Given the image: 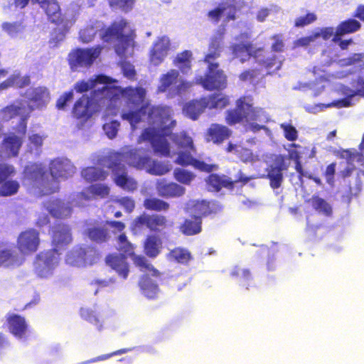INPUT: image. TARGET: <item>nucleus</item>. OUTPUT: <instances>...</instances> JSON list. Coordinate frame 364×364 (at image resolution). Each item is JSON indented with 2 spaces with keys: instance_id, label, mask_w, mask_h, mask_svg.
<instances>
[{
  "instance_id": "obj_17",
  "label": "nucleus",
  "mask_w": 364,
  "mask_h": 364,
  "mask_svg": "<svg viewBox=\"0 0 364 364\" xmlns=\"http://www.w3.org/2000/svg\"><path fill=\"white\" fill-rule=\"evenodd\" d=\"M101 47L97 46L90 49H77L69 55L71 68L77 70L79 67H87L100 55Z\"/></svg>"
},
{
  "instance_id": "obj_29",
  "label": "nucleus",
  "mask_w": 364,
  "mask_h": 364,
  "mask_svg": "<svg viewBox=\"0 0 364 364\" xmlns=\"http://www.w3.org/2000/svg\"><path fill=\"white\" fill-rule=\"evenodd\" d=\"M343 94L346 95L343 98V107H347L352 105L351 100L358 95L364 96V80L358 77L352 83V89L343 86Z\"/></svg>"
},
{
  "instance_id": "obj_7",
  "label": "nucleus",
  "mask_w": 364,
  "mask_h": 364,
  "mask_svg": "<svg viewBox=\"0 0 364 364\" xmlns=\"http://www.w3.org/2000/svg\"><path fill=\"white\" fill-rule=\"evenodd\" d=\"M249 98L240 99L237 101V109L228 111L226 120L229 124H233L245 119L248 124L246 125L247 130L254 132H257L265 127L259 125L254 121L262 122L266 119L264 111L260 108H254L250 104Z\"/></svg>"
},
{
  "instance_id": "obj_35",
  "label": "nucleus",
  "mask_w": 364,
  "mask_h": 364,
  "mask_svg": "<svg viewBox=\"0 0 364 364\" xmlns=\"http://www.w3.org/2000/svg\"><path fill=\"white\" fill-rule=\"evenodd\" d=\"M143 294L149 299H154L159 293L157 284L148 275L143 277L139 282Z\"/></svg>"
},
{
  "instance_id": "obj_61",
  "label": "nucleus",
  "mask_w": 364,
  "mask_h": 364,
  "mask_svg": "<svg viewBox=\"0 0 364 364\" xmlns=\"http://www.w3.org/2000/svg\"><path fill=\"white\" fill-rule=\"evenodd\" d=\"M316 41V36H314V32H313L312 34L309 36L298 39L294 44L296 46H306Z\"/></svg>"
},
{
  "instance_id": "obj_4",
  "label": "nucleus",
  "mask_w": 364,
  "mask_h": 364,
  "mask_svg": "<svg viewBox=\"0 0 364 364\" xmlns=\"http://www.w3.org/2000/svg\"><path fill=\"white\" fill-rule=\"evenodd\" d=\"M102 23L97 22L95 26L87 27L80 31V38L84 43L91 41L99 31V35L104 41L114 42L116 53L123 58H127L133 53V31L125 20L115 21L106 30L101 29Z\"/></svg>"
},
{
  "instance_id": "obj_51",
  "label": "nucleus",
  "mask_w": 364,
  "mask_h": 364,
  "mask_svg": "<svg viewBox=\"0 0 364 364\" xmlns=\"http://www.w3.org/2000/svg\"><path fill=\"white\" fill-rule=\"evenodd\" d=\"M361 28L360 23L355 18H349L343 21V35L358 31Z\"/></svg>"
},
{
  "instance_id": "obj_54",
  "label": "nucleus",
  "mask_w": 364,
  "mask_h": 364,
  "mask_svg": "<svg viewBox=\"0 0 364 364\" xmlns=\"http://www.w3.org/2000/svg\"><path fill=\"white\" fill-rule=\"evenodd\" d=\"M280 127L284 131V136L289 141H295L297 139V130L290 124L282 123Z\"/></svg>"
},
{
  "instance_id": "obj_18",
  "label": "nucleus",
  "mask_w": 364,
  "mask_h": 364,
  "mask_svg": "<svg viewBox=\"0 0 364 364\" xmlns=\"http://www.w3.org/2000/svg\"><path fill=\"white\" fill-rule=\"evenodd\" d=\"M40 245V236L38 230L28 229L20 233L17 239V247L20 255H26L35 252Z\"/></svg>"
},
{
  "instance_id": "obj_55",
  "label": "nucleus",
  "mask_w": 364,
  "mask_h": 364,
  "mask_svg": "<svg viewBox=\"0 0 364 364\" xmlns=\"http://www.w3.org/2000/svg\"><path fill=\"white\" fill-rule=\"evenodd\" d=\"M134 0H110L109 4L113 8L121 9L124 11L131 10L133 7Z\"/></svg>"
},
{
  "instance_id": "obj_10",
  "label": "nucleus",
  "mask_w": 364,
  "mask_h": 364,
  "mask_svg": "<svg viewBox=\"0 0 364 364\" xmlns=\"http://www.w3.org/2000/svg\"><path fill=\"white\" fill-rule=\"evenodd\" d=\"M228 103V97L220 93L201 98L199 100H193L185 106L183 111L191 119L195 120L206 107L222 109Z\"/></svg>"
},
{
  "instance_id": "obj_24",
  "label": "nucleus",
  "mask_w": 364,
  "mask_h": 364,
  "mask_svg": "<svg viewBox=\"0 0 364 364\" xmlns=\"http://www.w3.org/2000/svg\"><path fill=\"white\" fill-rule=\"evenodd\" d=\"M72 241V235L70 229L65 224H58L53 227L52 229V243L55 248L63 247L68 245Z\"/></svg>"
},
{
  "instance_id": "obj_60",
  "label": "nucleus",
  "mask_w": 364,
  "mask_h": 364,
  "mask_svg": "<svg viewBox=\"0 0 364 364\" xmlns=\"http://www.w3.org/2000/svg\"><path fill=\"white\" fill-rule=\"evenodd\" d=\"M73 97V91H70L67 93H65L63 95H62L58 100L57 102V107H58V109H63L67 102H70V100H72Z\"/></svg>"
},
{
  "instance_id": "obj_27",
  "label": "nucleus",
  "mask_w": 364,
  "mask_h": 364,
  "mask_svg": "<svg viewBox=\"0 0 364 364\" xmlns=\"http://www.w3.org/2000/svg\"><path fill=\"white\" fill-rule=\"evenodd\" d=\"M156 188L160 196L166 198L180 197L186 191L184 187L176 183H166L164 180H158Z\"/></svg>"
},
{
  "instance_id": "obj_59",
  "label": "nucleus",
  "mask_w": 364,
  "mask_h": 364,
  "mask_svg": "<svg viewBox=\"0 0 364 364\" xmlns=\"http://www.w3.org/2000/svg\"><path fill=\"white\" fill-rule=\"evenodd\" d=\"M81 316L89 321L90 323H97L99 321L95 314L89 309H81Z\"/></svg>"
},
{
  "instance_id": "obj_49",
  "label": "nucleus",
  "mask_w": 364,
  "mask_h": 364,
  "mask_svg": "<svg viewBox=\"0 0 364 364\" xmlns=\"http://www.w3.org/2000/svg\"><path fill=\"white\" fill-rule=\"evenodd\" d=\"M45 137L42 135L35 133H30L28 134L29 144L28 145L29 151L33 152V148L35 149V154L39 155L40 148L43 145V139Z\"/></svg>"
},
{
  "instance_id": "obj_3",
  "label": "nucleus",
  "mask_w": 364,
  "mask_h": 364,
  "mask_svg": "<svg viewBox=\"0 0 364 364\" xmlns=\"http://www.w3.org/2000/svg\"><path fill=\"white\" fill-rule=\"evenodd\" d=\"M75 167L66 158H57L50 163V174L44 166L33 164L24 169V177L34 183L42 194L48 195L58 191V180H66L75 173Z\"/></svg>"
},
{
  "instance_id": "obj_22",
  "label": "nucleus",
  "mask_w": 364,
  "mask_h": 364,
  "mask_svg": "<svg viewBox=\"0 0 364 364\" xmlns=\"http://www.w3.org/2000/svg\"><path fill=\"white\" fill-rule=\"evenodd\" d=\"M25 258L12 248L0 247V267L14 269L21 266Z\"/></svg>"
},
{
  "instance_id": "obj_57",
  "label": "nucleus",
  "mask_w": 364,
  "mask_h": 364,
  "mask_svg": "<svg viewBox=\"0 0 364 364\" xmlns=\"http://www.w3.org/2000/svg\"><path fill=\"white\" fill-rule=\"evenodd\" d=\"M115 203L123 207L128 213L132 212L135 206L134 201L129 197H122L115 200Z\"/></svg>"
},
{
  "instance_id": "obj_28",
  "label": "nucleus",
  "mask_w": 364,
  "mask_h": 364,
  "mask_svg": "<svg viewBox=\"0 0 364 364\" xmlns=\"http://www.w3.org/2000/svg\"><path fill=\"white\" fill-rule=\"evenodd\" d=\"M33 3H38L45 10L50 21L55 23H63L61 18L60 7L55 0H31Z\"/></svg>"
},
{
  "instance_id": "obj_19",
  "label": "nucleus",
  "mask_w": 364,
  "mask_h": 364,
  "mask_svg": "<svg viewBox=\"0 0 364 364\" xmlns=\"http://www.w3.org/2000/svg\"><path fill=\"white\" fill-rule=\"evenodd\" d=\"M118 249L121 251L132 257L134 264L148 271L149 274L151 276H157L159 274L158 270L155 269L154 267L148 263L147 259L142 256H138L133 253V246L127 240L125 234H121L118 237Z\"/></svg>"
},
{
  "instance_id": "obj_40",
  "label": "nucleus",
  "mask_w": 364,
  "mask_h": 364,
  "mask_svg": "<svg viewBox=\"0 0 364 364\" xmlns=\"http://www.w3.org/2000/svg\"><path fill=\"white\" fill-rule=\"evenodd\" d=\"M86 235L96 242H103L107 240L109 235L107 230L102 227L93 226L85 230Z\"/></svg>"
},
{
  "instance_id": "obj_34",
  "label": "nucleus",
  "mask_w": 364,
  "mask_h": 364,
  "mask_svg": "<svg viewBox=\"0 0 364 364\" xmlns=\"http://www.w3.org/2000/svg\"><path fill=\"white\" fill-rule=\"evenodd\" d=\"M162 248L161 239L157 235L149 236L144 243L146 254L150 257H156Z\"/></svg>"
},
{
  "instance_id": "obj_36",
  "label": "nucleus",
  "mask_w": 364,
  "mask_h": 364,
  "mask_svg": "<svg viewBox=\"0 0 364 364\" xmlns=\"http://www.w3.org/2000/svg\"><path fill=\"white\" fill-rule=\"evenodd\" d=\"M192 53L185 50L177 55L173 63L183 74H188L191 69Z\"/></svg>"
},
{
  "instance_id": "obj_44",
  "label": "nucleus",
  "mask_w": 364,
  "mask_h": 364,
  "mask_svg": "<svg viewBox=\"0 0 364 364\" xmlns=\"http://www.w3.org/2000/svg\"><path fill=\"white\" fill-rule=\"evenodd\" d=\"M210 213L209 204L206 201L195 202L191 209V213L193 219L201 220V216L206 215Z\"/></svg>"
},
{
  "instance_id": "obj_37",
  "label": "nucleus",
  "mask_w": 364,
  "mask_h": 364,
  "mask_svg": "<svg viewBox=\"0 0 364 364\" xmlns=\"http://www.w3.org/2000/svg\"><path fill=\"white\" fill-rule=\"evenodd\" d=\"M208 134L210 140H212L215 143H218L228 138L230 134V131L225 126L212 124L209 128Z\"/></svg>"
},
{
  "instance_id": "obj_21",
  "label": "nucleus",
  "mask_w": 364,
  "mask_h": 364,
  "mask_svg": "<svg viewBox=\"0 0 364 364\" xmlns=\"http://www.w3.org/2000/svg\"><path fill=\"white\" fill-rule=\"evenodd\" d=\"M287 169V165L285 164L284 157L279 155L276 156L272 164L267 168V178L270 181V186L275 189L281 186L283 182L282 171Z\"/></svg>"
},
{
  "instance_id": "obj_6",
  "label": "nucleus",
  "mask_w": 364,
  "mask_h": 364,
  "mask_svg": "<svg viewBox=\"0 0 364 364\" xmlns=\"http://www.w3.org/2000/svg\"><path fill=\"white\" fill-rule=\"evenodd\" d=\"M224 33L225 28H220L211 37L204 60L208 65V73L204 78L201 76L196 78V84L202 85L208 90L224 89L227 85L226 75L222 70L218 69V64L213 63L223 51Z\"/></svg>"
},
{
  "instance_id": "obj_2",
  "label": "nucleus",
  "mask_w": 364,
  "mask_h": 364,
  "mask_svg": "<svg viewBox=\"0 0 364 364\" xmlns=\"http://www.w3.org/2000/svg\"><path fill=\"white\" fill-rule=\"evenodd\" d=\"M122 162L137 169H145L149 173L155 176L164 175L172 169V165L168 161L152 160L150 156L143 154L136 149L125 146L119 151L111 152L104 159L102 164L112 170L115 183L128 191L135 190L137 183L128 176L127 168Z\"/></svg>"
},
{
  "instance_id": "obj_56",
  "label": "nucleus",
  "mask_w": 364,
  "mask_h": 364,
  "mask_svg": "<svg viewBox=\"0 0 364 364\" xmlns=\"http://www.w3.org/2000/svg\"><path fill=\"white\" fill-rule=\"evenodd\" d=\"M15 168L12 165L2 164H0V183L6 181L9 177L14 176Z\"/></svg>"
},
{
  "instance_id": "obj_25",
  "label": "nucleus",
  "mask_w": 364,
  "mask_h": 364,
  "mask_svg": "<svg viewBox=\"0 0 364 364\" xmlns=\"http://www.w3.org/2000/svg\"><path fill=\"white\" fill-rule=\"evenodd\" d=\"M45 208L55 218H66L72 213V208L68 203L60 199H50L44 203Z\"/></svg>"
},
{
  "instance_id": "obj_46",
  "label": "nucleus",
  "mask_w": 364,
  "mask_h": 364,
  "mask_svg": "<svg viewBox=\"0 0 364 364\" xmlns=\"http://www.w3.org/2000/svg\"><path fill=\"white\" fill-rule=\"evenodd\" d=\"M175 179L181 183L188 185L195 178V175L183 168H176L173 171Z\"/></svg>"
},
{
  "instance_id": "obj_9",
  "label": "nucleus",
  "mask_w": 364,
  "mask_h": 364,
  "mask_svg": "<svg viewBox=\"0 0 364 364\" xmlns=\"http://www.w3.org/2000/svg\"><path fill=\"white\" fill-rule=\"evenodd\" d=\"M192 84L184 80L177 70H170L162 75L159 79L158 91L166 92L168 97L173 98L185 93Z\"/></svg>"
},
{
  "instance_id": "obj_53",
  "label": "nucleus",
  "mask_w": 364,
  "mask_h": 364,
  "mask_svg": "<svg viewBox=\"0 0 364 364\" xmlns=\"http://www.w3.org/2000/svg\"><path fill=\"white\" fill-rule=\"evenodd\" d=\"M317 17L314 13H308L304 16L297 17L294 21L296 27H304L307 26L316 20Z\"/></svg>"
},
{
  "instance_id": "obj_43",
  "label": "nucleus",
  "mask_w": 364,
  "mask_h": 364,
  "mask_svg": "<svg viewBox=\"0 0 364 364\" xmlns=\"http://www.w3.org/2000/svg\"><path fill=\"white\" fill-rule=\"evenodd\" d=\"M143 205L146 209L155 211L167 210L169 208L168 203L153 197L146 198Z\"/></svg>"
},
{
  "instance_id": "obj_15",
  "label": "nucleus",
  "mask_w": 364,
  "mask_h": 364,
  "mask_svg": "<svg viewBox=\"0 0 364 364\" xmlns=\"http://www.w3.org/2000/svg\"><path fill=\"white\" fill-rule=\"evenodd\" d=\"M166 222V217L163 215L144 213L133 221L132 230L134 234L139 233L145 228L152 231H160L165 228Z\"/></svg>"
},
{
  "instance_id": "obj_11",
  "label": "nucleus",
  "mask_w": 364,
  "mask_h": 364,
  "mask_svg": "<svg viewBox=\"0 0 364 364\" xmlns=\"http://www.w3.org/2000/svg\"><path fill=\"white\" fill-rule=\"evenodd\" d=\"M60 253L56 249L41 252L38 254L33 262L35 274L40 278H50L60 263Z\"/></svg>"
},
{
  "instance_id": "obj_32",
  "label": "nucleus",
  "mask_w": 364,
  "mask_h": 364,
  "mask_svg": "<svg viewBox=\"0 0 364 364\" xmlns=\"http://www.w3.org/2000/svg\"><path fill=\"white\" fill-rule=\"evenodd\" d=\"M314 32L316 40L319 38L328 40L333 37V41L341 47V24H339L336 30L333 27H326L317 28Z\"/></svg>"
},
{
  "instance_id": "obj_12",
  "label": "nucleus",
  "mask_w": 364,
  "mask_h": 364,
  "mask_svg": "<svg viewBox=\"0 0 364 364\" xmlns=\"http://www.w3.org/2000/svg\"><path fill=\"white\" fill-rule=\"evenodd\" d=\"M26 132V122L21 120L16 132L6 134L0 144V156L3 159L17 156Z\"/></svg>"
},
{
  "instance_id": "obj_5",
  "label": "nucleus",
  "mask_w": 364,
  "mask_h": 364,
  "mask_svg": "<svg viewBox=\"0 0 364 364\" xmlns=\"http://www.w3.org/2000/svg\"><path fill=\"white\" fill-rule=\"evenodd\" d=\"M359 151L355 149H343V159L346 160V167L343 170V202L350 203L354 196H357L362 189V182L359 178L364 171L359 170L356 176H352L357 166L364 167V134L358 145Z\"/></svg>"
},
{
  "instance_id": "obj_47",
  "label": "nucleus",
  "mask_w": 364,
  "mask_h": 364,
  "mask_svg": "<svg viewBox=\"0 0 364 364\" xmlns=\"http://www.w3.org/2000/svg\"><path fill=\"white\" fill-rule=\"evenodd\" d=\"M363 58V55L361 53L352 54L348 58H343V66L353 65L356 70H360L364 68Z\"/></svg>"
},
{
  "instance_id": "obj_45",
  "label": "nucleus",
  "mask_w": 364,
  "mask_h": 364,
  "mask_svg": "<svg viewBox=\"0 0 364 364\" xmlns=\"http://www.w3.org/2000/svg\"><path fill=\"white\" fill-rule=\"evenodd\" d=\"M28 77H20L19 75H14L0 85V90L6 89L11 86L23 87L29 83Z\"/></svg>"
},
{
  "instance_id": "obj_39",
  "label": "nucleus",
  "mask_w": 364,
  "mask_h": 364,
  "mask_svg": "<svg viewBox=\"0 0 364 364\" xmlns=\"http://www.w3.org/2000/svg\"><path fill=\"white\" fill-rule=\"evenodd\" d=\"M228 151L233 152L244 162H254L257 160V157L254 156L250 149L240 146L230 144Z\"/></svg>"
},
{
  "instance_id": "obj_1",
  "label": "nucleus",
  "mask_w": 364,
  "mask_h": 364,
  "mask_svg": "<svg viewBox=\"0 0 364 364\" xmlns=\"http://www.w3.org/2000/svg\"><path fill=\"white\" fill-rule=\"evenodd\" d=\"M75 89L80 93L93 90L90 97L83 95L73 109L79 129L89 127L93 115L102 108H105L104 117L117 114L124 102L122 118L128 121L133 128L140 121L147 120L149 126L141 139L149 141L156 153L171 157L176 154L174 161L179 165H192L201 171H212V165L195 159L196 150L191 137L184 132L171 135V129L176 125L171 118L172 110L167 107H149L145 101L144 88L129 87L123 90L112 85L108 77L97 75L95 79L77 82Z\"/></svg>"
},
{
  "instance_id": "obj_14",
  "label": "nucleus",
  "mask_w": 364,
  "mask_h": 364,
  "mask_svg": "<svg viewBox=\"0 0 364 364\" xmlns=\"http://www.w3.org/2000/svg\"><path fill=\"white\" fill-rule=\"evenodd\" d=\"M25 95L27 101L19 102L22 106L20 108L21 112H26L28 116L34 109L46 106L50 100L48 90L45 87L29 88Z\"/></svg>"
},
{
  "instance_id": "obj_26",
  "label": "nucleus",
  "mask_w": 364,
  "mask_h": 364,
  "mask_svg": "<svg viewBox=\"0 0 364 364\" xmlns=\"http://www.w3.org/2000/svg\"><path fill=\"white\" fill-rule=\"evenodd\" d=\"M237 9L235 6L230 3L220 4L217 8L208 13V18L210 21L217 23L221 17L225 18V21L234 20L236 18Z\"/></svg>"
},
{
  "instance_id": "obj_58",
  "label": "nucleus",
  "mask_w": 364,
  "mask_h": 364,
  "mask_svg": "<svg viewBox=\"0 0 364 364\" xmlns=\"http://www.w3.org/2000/svg\"><path fill=\"white\" fill-rule=\"evenodd\" d=\"M331 107H336L340 108L341 107V100H338L332 103L328 104H318L308 109V111L311 113L316 114L323 110V107L328 108Z\"/></svg>"
},
{
  "instance_id": "obj_38",
  "label": "nucleus",
  "mask_w": 364,
  "mask_h": 364,
  "mask_svg": "<svg viewBox=\"0 0 364 364\" xmlns=\"http://www.w3.org/2000/svg\"><path fill=\"white\" fill-rule=\"evenodd\" d=\"M81 175L87 181L92 182L105 179L108 173L100 168L87 167L82 171Z\"/></svg>"
},
{
  "instance_id": "obj_42",
  "label": "nucleus",
  "mask_w": 364,
  "mask_h": 364,
  "mask_svg": "<svg viewBox=\"0 0 364 364\" xmlns=\"http://www.w3.org/2000/svg\"><path fill=\"white\" fill-rule=\"evenodd\" d=\"M309 203L316 211L321 214L329 215L331 213V206L324 199L317 196H312Z\"/></svg>"
},
{
  "instance_id": "obj_50",
  "label": "nucleus",
  "mask_w": 364,
  "mask_h": 364,
  "mask_svg": "<svg viewBox=\"0 0 364 364\" xmlns=\"http://www.w3.org/2000/svg\"><path fill=\"white\" fill-rule=\"evenodd\" d=\"M170 259H173L179 263H186L191 258L190 252L182 248H176L168 254Z\"/></svg>"
},
{
  "instance_id": "obj_62",
  "label": "nucleus",
  "mask_w": 364,
  "mask_h": 364,
  "mask_svg": "<svg viewBox=\"0 0 364 364\" xmlns=\"http://www.w3.org/2000/svg\"><path fill=\"white\" fill-rule=\"evenodd\" d=\"M335 166L336 164L332 163L327 166L326 170V181L330 185H333L334 182L333 176L335 173Z\"/></svg>"
},
{
  "instance_id": "obj_41",
  "label": "nucleus",
  "mask_w": 364,
  "mask_h": 364,
  "mask_svg": "<svg viewBox=\"0 0 364 364\" xmlns=\"http://www.w3.org/2000/svg\"><path fill=\"white\" fill-rule=\"evenodd\" d=\"M181 232L187 235H193L199 233L201 231V220L200 219H186L184 223L181 226Z\"/></svg>"
},
{
  "instance_id": "obj_20",
  "label": "nucleus",
  "mask_w": 364,
  "mask_h": 364,
  "mask_svg": "<svg viewBox=\"0 0 364 364\" xmlns=\"http://www.w3.org/2000/svg\"><path fill=\"white\" fill-rule=\"evenodd\" d=\"M251 178L245 176L241 172V171H239L237 174L230 178H226L225 176H220L216 174H212L208 177L207 183L209 191H219L222 187H232L233 183L237 182L246 183Z\"/></svg>"
},
{
  "instance_id": "obj_63",
  "label": "nucleus",
  "mask_w": 364,
  "mask_h": 364,
  "mask_svg": "<svg viewBox=\"0 0 364 364\" xmlns=\"http://www.w3.org/2000/svg\"><path fill=\"white\" fill-rule=\"evenodd\" d=\"M115 282L116 279L114 278L110 277L105 279H96L95 280V284L100 287H108L114 284Z\"/></svg>"
},
{
  "instance_id": "obj_16",
  "label": "nucleus",
  "mask_w": 364,
  "mask_h": 364,
  "mask_svg": "<svg viewBox=\"0 0 364 364\" xmlns=\"http://www.w3.org/2000/svg\"><path fill=\"white\" fill-rule=\"evenodd\" d=\"M109 187L104 183H97L90 186L86 190L73 196L71 203L78 207H84L87 202L95 197L105 198L109 194Z\"/></svg>"
},
{
  "instance_id": "obj_23",
  "label": "nucleus",
  "mask_w": 364,
  "mask_h": 364,
  "mask_svg": "<svg viewBox=\"0 0 364 364\" xmlns=\"http://www.w3.org/2000/svg\"><path fill=\"white\" fill-rule=\"evenodd\" d=\"M170 50V40L167 36L158 38L150 51V60L154 65L161 64Z\"/></svg>"
},
{
  "instance_id": "obj_8",
  "label": "nucleus",
  "mask_w": 364,
  "mask_h": 364,
  "mask_svg": "<svg viewBox=\"0 0 364 364\" xmlns=\"http://www.w3.org/2000/svg\"><path fill=\"white\" fill-rule=\"evenodd\" d=\"M230 49L234 58L240 59L241 63H244L249 59H252L259 65L267 68H271L277 65L276 68L279 69L282 65V60L280 58L276 55L267 57L263 50L260 48L255 50L250 43H245L243 42L235 43L230 46Z\"/></svg>"
},
{
  "instance_id": "obj_31",
  "label": "nucleus",
  "mask_w": 364,
  "mask_h": 364,
  "mask_svg": "<svg viewBox=\"0 0 364 364\" xmlns=\"http://www.w3.org/2000/svg\"><path fill=\"white\" fill-rule=\"evenodd\" d=\"M106 262L123 279H127L129 274V268L125 257L122 254L109 255L106 259Z\"/></svg>"
},
{
  "instance_id": "obj_30",
  "label": "nucleus",
  "mask_w": 364,
  "mask_h": 364,
  "mask_svg": "<svg viewBox=\"0 0 364 364\" xmlns=\"http://www.w3.org/2000/svg\"><path fill=\"white\" fill-rule=\"evenodd\" d=\"M9 328L16 338H22L26 336L28 325L23 317L18 315H11L7 318Z\"/></svg>"
},
{
  "instance_id": "obj_48",
  "label": "nucleus",
  "mask_w": 364,
  "mask_h": 364,
  "mask_svg": "<svg viewBox=\"0 0 364 364\" xmlns=\"http://www.w3.org/2000/svg\"><path fill=\"white\" fill-rule=\"evenodd\" d=\"M20 185L19 183L16 181L9 180L5 181L0 186V196H11L16 194L18 189Z\"/></svg>"
},
{
  "instance_id": "obj_52",
  "label": "nucleus",
  "mask_w": 364,
  "mask_h": 364,
  "mask_svg": "<svg viewBox=\"0 0 364 364\" xmlns=\"http://www.w3.org/2000/svg\"><path fill=\"white\" fill-rule=\"evenodd\" d=\"M119 127V122L117 120H112L103 125V130L107 137L112 139L117 136Z\"/></svg>"
},
{
  "instance_id": "obj_64",
  "label": "nucleus",
  "mask_w": 364,
  "mask_h": 364,
  "mask_svg": "<svg viewBox=\"0 0 364 364\" xmlns=\"http://www.w3.org/2000/svg\"><path fill=\"white\" fill-rule=\"evenodd\" d=\"M353 16L364 22V4H359L357 6Z\"/></svg>"
},
{
  "instance_id": "obj_33",
  "label": "nucleus",
  "mask_w": 364,
  "mask_h": 364,
  "mask_svg": "<svg viewBox=\"0 0 364 364\" xmlns=\"http://www.w3.org/2000/svg\"><path fill=\"white\" fill-rule=\"evenodd\" d=\"M2 30L13 38H21L25 33L26 26L23 23L16 22H4L1 24Z\"/></svg>"
},
{
  "instance_id": "obj_13",
  "label": "nucleus",
  "mask_w": 364,
  "mask_h": 364,
  "mask_svg": "<svg viewBox=\"0 0 364 364\" xmlns=\"http://www.w3.org/2000/svg\"><path fill=\"white\" fill-rule=\"evenodd\" d=\"M99 259L97 251L89 246L76 245L65 256L67 264L74 267H85L97 262Z\"/></svg>"
}]
</instances>
